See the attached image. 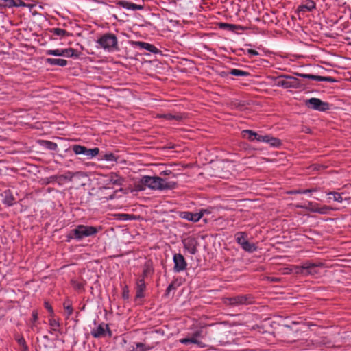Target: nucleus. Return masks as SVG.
<instances>
[{
	"label": "nucleus",
	"instance_id": "1",
	"mask_svg": "<svg viewBox=\"0 0 351 351\" xmlns=\"http://www.w3.org/2000/svg\"><path fill=\"white\" fill-rule=\"evenodd\" d=\"M274 85L283 88H298L301 86L300 81L293 76L281 75L274 77Z\"/></svg>",
	"mask_w": 351,
	"mask_h": 351
},
{
	"label": "nucleus",
	"instance_id": "2",
	"mask_svg": "<svg viewBox=\"0 0 351 351\" xmlns=\"http://www.w3.org/2000/svg\"><path fill=\"white\" fill-rule=\"evenodd\" d=\"M99 230H101V227L97 228L94 226L78 225L75 229L72 230L71 233L75 239L81 240L84 237L96 234Z\"/></svg>",
	"mask_w": 351,
	"mask_h": 351
},
{
	"label": "nucleus",
	"instance_id": "3",
	"mask_svg": "<svg viewBox=\"0 0 351 351\" xmlns=\"http://www.w3.org/2000/svg\"><path fill=\"white\" fill-rule=\"evenodd\" d=\"M97 43L102 48L110 51L117 48L118 41L115 35L105 34L98 40Z\"/></svg>",
	"mask_w": 351,
	"mask_h": 351
},
{
	"label": "nucleus",
	"instance_id": "4",
	"mask_svg": "<svg viewBox=\"0 0 351 351\" xmlns=\"http://www.w3.org/2000/svg\"><path fill=\"white\" fill-rule=\"evenodd\" d=\"M225 302L231 306L247 305L254 302V298L251 295H239L226 298Z\"/></svg>",
	"mask_w": 351,
	"mask_h": 351
},
{
	"label": "nucleus",
	"instance_id": "5",
	"mask_svg": "<svg viewBox=\"0 0 351 351\" xmlns=\"http://www.w3.org/2000/svg\"><path fill=\"white\" fill-rule=\"evenodd\" d=\"M305 104L308 108L320 112H325L330 109V104L328 103L315 97L307 99L305 101Z\"/></svg>",
	"mask_w": 351,
	"mask_h": 351
},
{
	"label": "nucleus",
	"instance_id": "6",
	"mask_svg": "<svg viewBox=\"0 0 351 351\" xmlns=\"http://www.w3.org/2000/svg\"><path fill=\"white\" fill-rule=\"evenodd\" d=\"M73 152L77 154H82L86 156L88 159L95 157L99 152L98 147H94L93 149H88L85 146L80 145H74L72 146Z\"/></svg>",
	"mask_w": 351,
	"mask_h": 351
},
{
	"label": "nucleus",
	"instance_id": "7",
	"mask_svg": "<svg viewBox=\"0 0 351 351\" xmlns=\"http://www.w3.org/2000/svg\"><path fill=\"white\" fill-rule=\"evenodd\" d=\"M173 261L174 263L173 270L175 272L179 273L186 269L187 263L181 254H175L173 257Z\"/></svg>",
	"mask_w": 351,
	"mask_h": 351
},
{
	"label": "nucleus",
	"instance_id": "8",
	"mask_svg": "<svg viewBox=\"0 0 351 351\" xmlns=\"http://www.w3.org/2000/svg\"><path fill=\"white\" fill-rule=\"evenodd\" d=\"M158 176H144L141 178L140 183L152 190H159Z\"/></svg>",
	"mask_w": 351,
	"mask_h": 351
},
{
	"label": "nucleus",
	"instance_id": "9",
	"mask_svg": "<svg viewBox=\"0 0 351 351\" xmlns=\"http://www.w3.org/2000/svg\"><path fill=\"white\" fill-rule=\"evenodd\" d=\"M183 246L191 254H195L197 252V241L193 237H188L182 240Z\"/></svg>",
	"mask_w": 351,
	"mask_h": 351
},
{
	"label": "nucleus",
	"instance_id": "10",
	"mask_svg": "<svg viewBox=\"0 0 351 351\" xmlns=\"http://www.w3.org/2000/svg\"><path fill=\"white\" fill-rule=\"evenodd\" d=\"M324 264L322 263H313L309 261L304 263V268H306L305 276L307 275H316L319 273V267H323Z\"/></svg>",
	"mask_w": 351,
	"mask_h": 351
},
{
	"label": "nucleus",
	"instance_id": "11",
	"mask_svg": "<svg viewBox=\"0 0 351 351\" xmlns=\"http://www.w3.org/2000/svg\"><path fill=\"white\" fill-rule=\"evenodd\" d=\"M298 76H300L302 78L313 80L315 81L319 82H335L336 80L331 77L328 76H319V75H315L312 74H304V73H295Z\"/></svg>",
	"mask_w": 351,
	"mask_h": 351
},
{
	"label": "nucleus",
	"instance_id": "12",
	"mask_svg": "<svg viewBox=\"0 0 351 351\" xmlns=\"http://www.w3.org/2000/svg\"><path fill=\"white\" fill-rule=\"evenodd\" d=\"M116 4L119 7L129 10H143L144 9L143 5H138L124 0L118 1Z\"/></svg>",
	"mask_w": 351,
	"mask_h": 351
},
{
	"label": "nucleus",
	"instance_id": "13",
	"mask_svg": "<svg viewBox=\"0 0 351 351\" xmlns=\"http://www.w3.org/2000/svg\"><path fill=\"white\" fill-rule=\"evenodd\" d=\"M203 216V213H192V212H182L180 213V217L182 219H186L190 221L197 222Z\"/></svg>",
	"mask_w": 351,
	"mask_h": 351
},
{
	"label": "nucleus",
	"instance_id": "14",
	"mask_svg": "<svg viewBox=\"0 0 351 351\" xmlns=\"http://www.w3.org/2000/svg\"><path fill=\"white\" fill-rule=\"evenodd\" d=\"M106 182L109 185L121 186L123 182V179L119 175L111 173L107 176Z\"/></svg>",
	"mask_w": 351,
	"mask_h": 351
},
{
	"label": "nucleus",
	"instance_id": "15",
	"mask_svg": "<svg viewBox=\"0 0 351 351\" xmlns=\"http://www.w3.org/2000/svg\"><path fill=\"white\" fill-rule=\"evenodd\" d=\"M158 184L159 186V191L167 189H173L176 186V182L173 181H167L166 179L158 176Z\"/></svg>",
	"mask_w": 351,
	"mask_h": 351
},
{
	"label": "nucleus",
	"instance_id": "16",
	"mask_svg": "<svg viewBox=\"0 0 351 351\" xmlns=\"http://www.w3.org/2000/svg\"><path fill=\"white\" fill-rule=\"evenodd\" d=\"M200 332H197L192 337L182 339L180 342L184 344L191 343L194 344H197L199 347H204L205 344L199 340Z\"/></svg>",
	"mask_w": 351,
	"mask_h": 351
},
{
	"label": "nucleus",
	"instance_id": "17",
	"mask_svg": "<svg viewBox=\"0 0 351 351\" xmlns=\"http://www.w3.org/2000/svg\"><path fill=\"white\" fill-rule=\"evenodd\" d=\"M316 7L315 3L313 0H306L304 4L299 5L297 8V12L300 13H305L311 12Z\"/></svg>",
	"mask_w": 351,
	"mask_h": 351
},
{
	"label": "nucleus",
	"instance_id": "18",
	"mask_svg": "<svg viewBox=\"0 0 351 351\" xmlns=\"http://www.w3.org/2000/svg\"><path fill=\"white\" fill-rule=\"evenodd\" d=\"M218 27L222 29H226L229 32H235L237 30H245L247 27L239 25L226 23H219Z\"/></svg>",
	"mask_w": 351,
	"mask_h": 351
},
{
	"label": "nucleus",
	"instance_id": "19",
	"mask_svg": "<svg viewBox=\"0 0 351 351\" xmlns=\"http://www.w3.org/2000/svg\"><path fill=\"white\" fill-rule=\"evenodd\" d=\"M243 133L247 134V139L250 141H256L257 142H264L265 135H260L256 132L251 130H245L243 131Z\"/></svg>",
	"mask_w": 351,
	"mask_h": 351
},
{
	"label": "nucleus",
	"instance_id": "20",
	"mask_svg": "<svg viewBox=\"0 0 351 351\" xmlns=\"http://www.w3.org/2000/svg\"><path fill=\"white\" fill-rule=\"evenodd\" d=\"M156 117L162 118V119H165L169 120V121L175 120L177 121H180L184 118V116L180 113H177L175 114H172L171 113H167V114H157Z\"/></svg>",
	"mask_w": 351,
	"mask_h": 351
},
{
	"label": "nucleus",
	"instance_id": "21",
	"mask_svg": "<svg viewBox=\"0 0 351 351\" xmlns=\"http://www.w3.org/2000/svg\"><path fill=\"white\" fill-rule=\"evenodd\" d=\"M146 285L145 283V280L143 278L139 279L137 280L136 282V298H142L144 297V291L145 290Z\"/></svg>",
	"mask_w": 351,
	"mask_h": 351
},
{
	"label": "nucleus",
	"instance_id": "22",
	"mask_svg": "<svg viewBox=\"0 0 351 351\" xmlns=\"http://www.w3.org/2000/svg\"><path fill=\"white\" fill-rule=\"evenodd\" d=\"M136 45L138 46L141 49H145L154 53H157L158 51V49L154 45L145 42H136Z\"/></svg>",
	"mask_w": 351,
	"mask_h": 351
},
{
	"label": "nucleus",
	"instance_id": "23",
	"mask_svg": "<svg viewBox=\"0 0 351 351\" xmlns=\"http://www.w3.org/2000/svg\"><path fill=\"white\" fill-rule=\"evenodd\" d=\"M264 143H266L274 147H278L282 145V142L280 139L269 135H265Z\"/></svg>",
	"mask_w": 351,
	"mask_h": 351
},
{
	"label": "nucleus",
	"instance_id": "24",
	"mask_svg": "<svg viewBox=\"0 0 351 351\" xmlns=\"http://www.w3.org/2000/svg\"><path fill=\"white\" fill-rule=\"evenodd\" d=\"M46 62L52 66H65L67 65V61L64 59L60 58H47Z\"/></svg>",
	"mask_w": 351,
	"mask_h": 351
},
{
	"label": "nucleus",
	"instance_id": "25",
	"mask_svg": "<svg viewBox=\"0 0 351 351\" xmlns=\"http://www.w3.org/2000/svg\"><path fill=\"white\" fill-rule=\"evenodd\" d=\"M3 202L4 204H5L8 206H11L14 205V204L15 202V199H14L11 191H5L4 192V199H3Z\"/></svg>",
	"mask_w": 351,
	"mask_h": 351
},
{
	"label": "nucleus",
	"instance_id": "26",
	"mask_svg": "<svg viewBox=\"0 0 351 351\" xmlns=\"http://www.w3.org/2000/svg\"><path fill=\"white\" fill-rule=\"evenodd\" d=\"M235 240L237 243L240 245V246H243V243L247 241V235L245 232H239L234 235Z\"/></svg>",
	"mask_w": 351,
	"mask_h": 351
},
{
	"label": "nucleus",
	"instance_id": "27",
	"mask_svg": "<svg viewBox=\"0 0 351 351\" xmlns=\"http://www.w3.org/2000/svg\"><path fill=\"white\" fill-rule=\"evenodd\" d=\"M343 193H337V192H335V191H330L329 193H327V195H331L332 196V197H329L328 199H332L334 201H336L337 202H339V203H341L343 199H346V200H349L350 198H345L343 199V197H342V195Z\"/></svg>",
	"mask_w": 351,
	"mask_h": 351
},
{
	"label": "nucleus",
	"instance_id": "28",
	"mask_svg": "<svg viewBox=\"0 0 351 351\" xmlns=\"http://www.w3.org/2000/svg\"><path fill=\"white\" fill-rule=\"evenodd\" d=\"M91 335L95 338L111 337V330H92Z\"/></svg>",
	"mask_w": 351,
	"mask_h": 351
},
{
	"label": "nucleus",
	"instance_id": "29",
	"mask_svg": "<svg viewBox=\"0 0 351 351\" xmlns=\"http://www.w3.org/2000/svg\"><path fill=\"white\" fill-rule=\"evenodd\" d=\"M63 308L64 309V314L66 316L69 317L72 315L73 312V308L72 306V303L69 300H66L63 303Z\"/></svg>",
	"mask_w": 351,
	"mask_h": 351
},
{
	"label": "nucleus",
	"instance_id": "30",
	"mask_svg": "<svg viewBox=\"0 0 351 351\" xmlns=\"http://www.w3.org/2000/svg\"><path fill=\"white\" fill-rule=\"evenodd\" d=\"M152 347L143 343H136L130 351H149Z\"/></svg>",
	"mask_w": 351,
	"mask_h": 351
},
{
	"label": "nucleus",
	"instance_id": "31",
	"mask_svg": "<svg viewBox=\"0 0 351 351\" xmlns=\"http://www.w3.org/2000/svg\"><path fill=\"white\" fill-rule=\"evenodd\" d=\"M50 32L51 34H53V35L60 36L61 38L67 36L69 35V34L65 29H60V28H52V29H51Z\"/></svg>",
	"mask_w": 351,
	"mask_h": 351
},
{
	"label": "nucleus",
	"instance_id": "32",
	"mask_svg": "<svg viewBox=\"0 0 351 351\" xmlns=\"http://www.w3.org/2000/svg\"><path fill=\"white\" fill-rule=\"evenodd\" d=\"M229 74L238 77H245L250 75V73L237 69H230L229 71Z\"/></svg>",
	"mask_w": 351,
	"mask_h": 351
},
{
	"label": "nucleus",
	"instance_id": "33",
	"mask_svg": "<svg viewBox=\"0 0 351 351\" xmlns=\"http://www.w3.org/2000/svg\"><path fill=\"white\" fill-rule=\"evenodd\" d=\"M241 247L243 250L247 252H254L257 250V247L255 245V244L250 243L248 241L243 243Z\"/></svg>",
	"mask_w": 351,
	"mask_h": 351
},
{
	"label": "nucleus",
	"instance_id": "34",
	"mask_svg": "<svg viewBox=\"0 0 351 351\" xmlns=\"http://www.w3.org/2000/svg\"><path fill=\"white\" fill-rule=\"evenodd\" d=\"M304 263L301 266L294 265L291 269L290 271L295 274H302L305 276L306 268H304Z\"/></svg>",
	"mask_w": 351,
	"mask_h": 351
},
{
	"label": "nucleus",
	"instance_id": "35",
	"mask_svg": "<svg viewBox=\"0 0 351 351\" xmlns=\"http://www.w3.org/2000/svg\"><path fill=\"white\" fill-rule=\"evenodd\" d=\"M62 56H65V57H68V58L77 57L78 54H77L76 50H75L74 49L68 48V49H63Z\"/></svg>",
	"mask_w": 351,
	"mask_h": 351
},
{
	"label": "nucleus",
	"instance_id": "36",
	"mask_svg": "<svg viewBox=\"0 0 351 351\" xmlns=\"http://www.w3.org/2000/svg\"><path fill=\"white\" fill-rule=\"evenodd\" d=\"M45 53L49 56H62L63 49H48Z\"/></svg>",
	"mask_w": 351,
	"mask_h": 351
},
{
	"label": "nucleus",
	"instance_id": "37",
	"mask_svg": "<svg viewBox=\"0 0 351 351\" xmlns=\"http://www.w3.org/2000/svg\"><path fill=\"white\" fill-rule=\"evenodd\" d=\"M332 210L330 207L328 206H324L321 208H313V213H317L319 214H327L330 210Z\"/></svg>",
	"mask_w": 351,
	"mask_h": 351
},
{
	"label": "nucleus",
	"instance_id": "38",
	"mask_svg": "<svg viewBox=\"0 0 351 351\" xmlns=\"http://www.w3.org/2000/svg\"><path fill=\"white\" fill-rule=\"evenodd\" d=\"M0 7L12 8L14 7V0H0Z\"/></svg>",
	"mask_w": 351,
	"mask_h": 351
},
{
	"label": "nucleus",
	"instance_id": "39",
	"mask_svg": "<svg viewBox=\"0 0 351 351\" xmlns=\"http://www.w3.org/2000/svg\"><path fill=\"white\" fill-rule=\"evenodd\" d=\"M43 144L47 149L50 150H56L58 147V145L56 143L49 141H43Z\"/></svg>",
	"mask_w": 351,
	"mask_h": 351
},
{
	"label": "nucleus",
	"instance_id": "40",
	"mask_svg": "<svg viewBox=\"0 0 351 351\" xmlns=\"http://www.w3.org/2000/svg\"><path fill=\"white\" fill-rule=\"evenodd\" d=\"M104 158L107 161L114 162L117 160L116 156L112 153L106 154Z\"/></svg>",
	"mask_w": 351,
	"mask_h": 351
},
{
	"label": "nucleus",
	"instance_id": "41",
	"mask_svg": "<svg viewBox=\"0 0 351 351\" xmlns=\"http://www.w3.org/2000/svg\"><path fill=\"white\" fill-rule=\"evenodd\" d=\"M27 5L22 0H14V7H27Z\"/></svg>",
	"mask_w": 351,
	"mask_h": 351
},
{
	"label": "nucleus",
	"instance_id": "42",
	"mask_svg": "<svg viewBox=\"0 0 351 351\" xmlns=\"http://www.w3.org/2000/svg\"><path fill=\"white\" fill-rule=\"evenodd\" d=\"M44 306H45V308L48 311V312L51 315L53 314V310L52 306L51 305V304L49 302L45 301L44 302Z\"/></svg>",
	"mask_w": 351,
	"mask_h": 351
},
{
	"label": "nucleus",
	"instance_id": "43",
	"mask_svg": "<svg viewBox=\"0 0 351 351\" xmlns=\"http://www.w3.org/2000/svg\"><path fill=\"white\" fill-rule=\"evenodd\" d=\"M317 208L318 207H317V204H314L311 202H308L307 207H306V210H308L311 212H313V208Z\"/></svg>",
	"mask_w": 351,
	"mask_h": 351
},
{
	"label": "nucleus",
	"instance_id": "44",
	"mask_svg": "<svg viewBox=\"0 0 351 351\" xmlns=\"http://www.w3.org/2000/svg\"><path fill=\"white\" fill-rule=\"evenodd\" d=\"M247 53L250 57L257 56L259 55V53L257 51L252 49H247Z\"/></svg>",
	"mask_w": 351,
	"mask_h": 351
},
{
	"label": "nucleus",
	"instance_id": "45",
	"mask_svg": "<svg viewBox=\"0 0 351 351\" xmlns=\"http://www.w3.org/2000/svg\"><path fill=\"white\" fill-rule=\"evenodd\" d=\"M17 341L21 346H23L25 350H27V346L25 345V341L23 337L17 338Z\"/></svg>",
	"mask_w": 351,
	"mask_h": 351
},
{
	"label": "nucleus",
	"instance_id": "46",
	"mask_svg": "<svg viewBox=\"0 0 351 351\" xmlns=\"http://www.w3.org/2000/svg\"><path fill=\"white\" fill-rule=\"evenodd\" d=\"M172 289H175V286L173 283H171L166 289V293L169 294Z\"/></svg>",
	"mask_w": 351,
	"mask_h": 351
},
{
	"label": "nucleus",
	"instance_id": "47",
	"mask_svg": "<svg viewBox=\"0 0 351 351\" xmlns=\"http://www.w3.org/2000/svg\"><path fill=\"white\" fill-rule=\"evenodd\" d=\"M315 191H317L316 189H305V190H302L301 193L306 194L308 193H311V192H315Z\"/></svg>",
	"mask_w": 351,
	"mask_h": 351
},
{
	"label": "nucleus",
	"instance_id": "48",
	"mask_svg": "<svg viewBox=\"0 0 351 351\" xmlns=\"http://www.w3.org/2000/svg\"><path fill=\"white\" fill-rule=\"evenodd\" d=\"M172 174V172L170 170H165V171H162L161 173H160V175L162 176H169Z\"/></svg>",
	"mask_w": 351,
	"mask_h": 351
},
{
	"label": "nucleus",
	"instance_id": "49",
	"mask_svg": "<svg viewBox=\"0 0 351 351\" xmlns=\"http://www.w3.org/2000/svg\"><path fill=\"white\" fill-rule=\"evenodd\" d=\"M298 324L299 325V329L305 328L306 326H311V325H306L304 322H298Z\"/></svg>",
	"mask_w": 351,
	"mask_h": 351
},
{
	"label": "nucleus",
	"instance_id": "50",
	"mask_svg": "<svg viewBox=\"0 0 351 351\" xmlns=\"http://www.w3.org/2000/svg\"><path fill=\"white\" fill-rule=\"evenodd\" d=\"M301 192H302V190H293V191H290L289 193V194H302Z\"/></svg>",
	"mask_w": 351,
	"mask_h": 351
},
{
	"label": "nucleus",
	"instance_id": "51",
	"mask_svg": "<svg viewBox=\"0 0 351 351\" xmlns=\"http://www.w3.org/2000/svg\"><path fill=\"white\" fill-rule=\"evenodd\" d=\"M123 297L124 298H128V291H124L123 293Z\"/></svg>",
	"mask_w": 351,
	"mask_h": 351
},
{
	"label": "nucleus",
	"instance_id": "52",
	"mask_svg": "<svg viewBox=\"0 0 351 351\" xmlns=\"http://www.w3.org/2000/svg\"><path fill=\"white\" fill-rule=\"evenodd\" d=\"M296 207L299 208H305V209H306L307 206L296 205Z\"/></svg>",
	"mask_w": 351,
	"mask_h": 351
},
{
	"label": "nucleus",
	"instance_id": "53",
	"mask_svg": "<svg viewBox=\"0 0 351 351\" xmlns=\"http://www.w3.org/2000/svg\"><path fill=\"white\" fill-rule=\"evenodd\" d=\"M32 316L34 318V319H36L37 318V313L36 312H33L32 313Z\"/></svg>",
	"mask_w": 351,
	"mask_h": 351
},
{
	"label": "nucleus",
	"instance_id": "54",
	"mask_svg": "<svg viewBox=\"0 0 351 351\" xmlns=\"http://www.w3.org/2000/svg\"><path fill=\"white\" fill-rule=\"evenodd\" d=\"M147 269H144L143 271V278L147 276Z\"/></svg>",
	"mask_w": 351,
	"mask_h": 351
},
{
	"label": "nucleus",
	"instance_id": "55",
	"mask_svg": "<svg viewBox=\"0 0 351 351\" xmlns=\"http://www.w3.org/2000/svg\"><path fill=\"white\" fill-rule=\"evenodd\" d=\"M51 324V326H55V324H56V322L54 321V322H52Z\"/></svg>",
	"mask_w": 351,
	"mask_h": 351
},
{
	"label": "nucleus",
	"instance_id": "56",
	"mask_svg": "<svg viewBox=\"0 0 351 351\" xmlns=\"http://www.w3.org/2000/svg\"><path fill=\"white\" fill-rule=\"evenodd\" d=\"M97 329L101 330V329H103V328L101 327V326H99V328H98Z\"/></svg>",
	"mask_w": 351,
	"mask_h": 351
}]
</instances>
